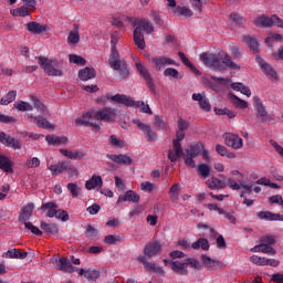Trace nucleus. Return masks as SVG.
<instances>
[{
	"instance_id": "f257e3e1",
	"label": "nucleus",
	"mask_w": 283,
	"mask_h": 283,
	"mask_svg": "<svg viewBox=\"0 0 283 283\" xmlns=\"http://www.w3.org/2000/svg\"><path fill=\"white\" fill-rule=\"evenodd\" d=\"M200 61H202L207 67H211L216 72H224L227 67L230 70H240V65L231 60V55L227 54L224 51H219L218 53H201Z\"/></svg>"
},
{
	"instance_id": "f03ea898",
	"label": "nucleus",
	"mask_w": 283,
	"mask_h": 283,
	"mask_svg": "<svg viewBox=\"0 0 283 283\" xmlns=\"http://www.w3.org/2000/svg\"><path fill=\"white\" fill-rule=\"evenodd\" d=\"M134 30V43L139 50H145V34H151L154 32V25L147 19H137L133 22Z\"/></svg>"
},
{
	"instance_id": "7ed1b4c3",
	"label": "nucleus",
	"mask_w": 283,
	"mask_h": 283,
	"mask_svg": "<svg viewBox=\"0 0 283 283\" xmlns=\"http://www.w3.org/2000/svg\"><path fill=\"white\" fill-rule=\"evenodd\" d=\"M38 63L42 67L46 76H62L63 75V61L56 59L52 60L46 56H38Z\"/></svg>"
},
{
	"instance_id": "20e7f679",
	"label": "nucleus",
	"mask_w": 283,
	"mask_h": 283,
	"mask_svg": "<svg viewBox=\"0 0 283 283\" xmlns=\"http://www.w3.org/2000/svg\"><path fill=\"white\" fill-rule=\"evenodd\" d=\"M32 213H34V205L30 202L21 208L18 221L21 222V224H24L28 231H31V233H34V235L41 237L43 235V231L29 221L32 218Z\"/></svg>"
},
{
	"instance_id": "39448f33",
	"label": "nucleus",
	"mask_w": 283,
	"mask_h": 283,
	"mask_svg": "<svg viewBox=\"0 0 283 283\" xmlns=\"http://www.w3.org/2000/svg\"><path fill=\"white\" fill-rule=\"evenodd\" d=\"M108 64L112 70L118 72L119 81H127L129 78V67L127 66V62L125 60H120V53H113L109 55Z\"/></svg>"
},
{
	"instance_id": "423d86ee",
	"label": "nucleus",
	"mask_w": 283,
	"mask_h": 283,
	"mask_svg": "<svg viewBox=\"0 0 283 283\" xmlns=\"http://www.w3.org/2000/svg\"><path fill=\"white\" fill-rule=\"evenodd\" d=\"M111 98L112 101H114L115 103H118L119 105H126V107H140V112L143 114H150V115L154 114V112L148 106V104H145V102H140V101L136 102L127 95L116 94V95H113V97Z\"/></svg>"
},
{
	"instance_id": "0eeeda50",
	"label": "nucleus",
	"mask_w": 283,
	"mask_h": 283,
	"mask_svg": "<svg viewBox=\"0 0 283 283\" xmlns=\"http://www.w3.org/2000/svg\"><path fill=\"white\" fill-rule=\"evenodd\" d=\"M82 118H88V120L95 118V120H102L104 123H114V118H116V109L113 107H104L96 113H85L82 115Z\"/></svg>"
},
{
	"instance_id": "6e6552de",
	"label": "nucleus",
	"mask_w": 283,
	"mask_h": 283,
	"mask_svg": "<svg viewBox=\"0 0 283 283\" xmlns=\"http://www.w3.org/2000/svg\"><path fill=\"white\" fill-rule=\"evenodd\" d=\"M253 107L256 112V118H260L261 123H271V120H273V117H271L260 97H253Z\"/></svg>"
},
{
	"instance_id": "1a4fd4ad",
	"label": "nucleus",
	"mask_w": 283,
	"mask_h": 283,
	"mask_svg": "<svg viewBox=\"0 0 283 283\" xmlns=\"http://www.w3.org/2000/svg\"><path fill=\"white\" fill-rule=\"evenodd\" d=\"M51 262L57 271H62V273H74V265L67 258H60L59 254L53 255Z\"/></svg>"
},
{
	"instance_id": "9d476101",
	"label": "nucleus",
	"mask_w": 283,
	"mask_h": 283,
	"mask_svg": "<svg viewBox=\"0 0 283 283\" xmlns=\"http://www.w3.org/2000/svg\"><path fill=\"white\" fill-rule=\"evenodd\" d=\"M151 63L156 72H160L161 70H165L167 65H176V67H180V63L175 62V60H172L171 57H167L165 55L153 56Z\"/></svg>"
},
{
	"instance_id": "9b49d317",
	"label": "nucleus",
	"mask_w": 283,
	"mask_h": 283,
	"mask_svg": "<svg viewBox=\"0 0 283 283\" xmlns=\"http://www.w3.org/2000/svg\"><path fill=\"white\" fill-rule=\"evenodd\" d=\"M136 70L145 78L146 84L148 85V88L153 94H156V84H154V78H151V74H149V71L147 67H145V64L143 62H136Z\"/></svg>"
},
{
	"instance_id": "f8f14e48",
	"label": "nucleus",
	"mask_w": 283,
	"mask_h": 283,
	"mask_svg": "<svg viewBox=\"0 0 283 283\" xmlns=\"http://www.w3.org/2000/svg\"><path fill=\"white\" fill-rule=\"evenodd\" d=\"M132 123H134V125H137L138 129H140L148 143H154L156 140H158V135L156 134V132H154V129H151V126L140 122L139 119H133Z\"/></svg>"
},
{
	"instance_id": "ddd939ff",
	"label": "nucleus",
	"mask_w": 283,
	"mask_h": 283,
	"mask_svg": "<svg viewBox=\"0 0 283 283\" xmlns=\"http://www.w3.org/2000/svg\"><path fill=\"white\" fill-rule=\"evenodd\" d=\"M256 63L260 65L262 72L268 76L271 81H277V72L271 64L266 63L262 56L256 55Z\"/></svg>"
},
{
	"instance_id": "4468645a",
	"label": "nucleus",
	"mask_w": 283,
	"mask_h": 283,
	"mask_svg": "<svg viewBox=\"0 0 283 283\" xmlns=\"http://www.w3.org/2000/svg\"><path fill=\"white\" fill-rule=\"evenodd\" d=\"M223 138L228 147H232V149H242L243 140L239 135L226 133Z\"/></svg>"
},
{
	"instance_id": "2eb2a0df",
	"label": "nucleus",
	"mask_w": 283,
	"mask_h": 283,
	"mask_svg": "<svg viewBox=\"0 0 283 283\" xmlns=\"http://www.w3.org/2000/svg\"><path fill=\"white\" fill-rule=\"evenodd\" d=\"M161 251L163 244H160V241H153L145 245L144 255H146V258H156Z\"/></svg>"
},
{
	"instance_id": "dca6fc26",
	"label": "nucleus",
	"mask_w": 283,
	"mask_h": 283,
	"mask_svg": "<svg viewBox=\"0 0 283 283\" xmlns=\"http://www.w3.org/2000/svg\"><path fill=\"white\" fill-rule=\"evenodd\" d=\"M182 156H185L182 144L172 140V149L168 150V160H170V163H176L178 158H182Z\"/></svg>"
},
{
	"instance_id": "f3484780",
	"label": "nucleus",
	"mask_w": 283,
	"mask_h": 283,
	"mask_svg": "<svg viewBox=\"0 0 283 283\" xmlns=\"http://www.w3.org/2000/svg\"><path fill=\"white\" fill-rule=\"evenodd\" d=\"M0 143L6 145V147H11V149H21V140L6 134L4 132L0 133Z\"/></svg>"
},
{
	"instance_id": "a211bd4d",
	"label": "nucleus",
	"mask_w": 283,
	"mask_h": 283,
	"mask_svg": "<svg viewBox=\"0 0 283 283\" xmlns=\"http://www.w3.org/2000/svg\"><path fill=\"white\" fill-rule=\"evenodd\" d=\"M25 28L30 34H43L50 31V27L48 24H41L36 21H30L25 24Z\"/></svg>"
},
{
	"instance_id": "6ab92c4d",
	"label": "nucleus",
	"mask_w": 283,
	"mask_h": 283,
	"mask_svg": "<svg viewBox=\"0 0 283 283\" xmlns=\"http://www.w3.org/2000/svg\"><path fill=\"white\" fill-rule=\"evenodd\" d=\"M137 262L144 264V268L150 272L158 273L159 275H165V270H163V268H160L156 263L147 261V256L145 255L137 256Z\"/></svg>"
},
{
	"instance_id": "aec40b11",
	"label": "nucleus",
	"mask_w": 283,
	"mask_h": 283,
	"mask_svg": "<svg viewBox=\"0 0 283 283\" xmlns=\"http://www.w3.org/2000/svg\"><path fill=\"white\" fill-rule=\"evenodd\" d=\"M242 41L248 45L250 52H253V54L260 53V42L255 35H242Z\"/></svg>"
},
{
	"instance_id": "412c9836",
	"label": "nucleus",
	"mask_w": 283,
	"mask_h": 283,
	"mask_svg": "<svg viewBox=\"0 0 283 283\" xmlns=\"http://www.w3.org/2000/svg\"><path fill=\"white\" fill-rule=\"evenodd\" d=\"M253 23L256 28H272V25H275V14L271 18L266 15L256 17L254 18Z\"/></svg>"
},
{
	"instance_id": "4be33fe9",
	"label": "nucleus",
	"mask_w": 283,
	"mask_h": 283,
	"mask_svg": "<svg viewBox=\"0 0 283 283\" xmlns=\"http://www.w3.org/2000/svg\"><path fill=\"white\" fill-rule=\"evenodd\" d=\"M201 262L203 266H206L207 271H216V269H220L223 264L222 261L211 259V256L207 254H201Z\"/></svg>"
},
{
	"instance_id": "5701e85b",
	"label": "nucleus",
	"mask_w": 283,
	"mask_h": 283,
	"mask_svg": "<svg viewBox=\"0 0 283 283\" xmlns=\"http://www.w3.org/2000/svg\"><path fill=\"white\" fill-rule=\"evenodd\" d=\"M2 258H9L10 260H25L28 258V252L22 249H11L2 254Z\"/></svg>"
},
{
	"instance_id": "b1692460",
	"label": "nucleus",
	"mask_w": 283,
	"mask_h": 283,
	"mask_svg": "<svg viewBox=\"0 0 283 283\" xmlns=\"http://www.w3.org/2000/svg\"><path fill=\"white\" fill-rule=\"evenodd\" d=\"M188 268H189V263H187V261L180 262L176 260L172 263L171 271H174V273H176L177 275L187 276L189 275V270H187Z\"/></svg>"
},
{
	"instance_id": "393cba45",
	"label": "nucleus",
	"mask_w": 283,
	"mask_h": 283,
	"mask_svg": "<svg viewBox=\"0 0 283 283\" xmlns=\"http://www.w3.org/2000/svg\"><path fill=\"white\" fill-rule=\"evenodd\" d=\"M119 202H134L138 205L140 202V195L136 193L134 190H127L124 196H120L117 200Z\"/></svg>"
},
{
	"instance_id": "a878e982",
	"label": "nucleus",
	"mask_w": 283,
	"mask_h": 283,
	"mask_svg": "<svg viewBox=\"0 0 283 283\" xmlns=\"http://www.w3.org/2000/svg\"><path fill=\"white\" fill-rule=\"evenodd\" d=\"M107 158H109V160H113V163H116L117 165H134V159H132V157L127 155H107Z\"/></svg>"
},
{
	"instance_id": "bb28decb",
	"label": "nucleus",
	"mask_w": 283,
	"mask_h": 283,
	"mask_svg": "<svg viewBox=\"0 0 283 283\" xmlns=\"http://www.w3.org/2000/svg\"><path fill=\"white\" fill-rule=\"evenodd\" d=\"M60 154L65 156V158H69V160H82V158H85V153L81 150H67L65 148H61Z\"/></svg>"
},
{
	"instance_id": "cd10ccee",
	"label": "nucleus",
	"mask_w": 283,
	"mask_h": 283,
	"mask_svg": "<svg viewBox=\"0 0 283 283\" xmlns=\"http://www.w3.org/2000/svg\"><path fill=\"white\" fill-rule=\"evenodd\" d=\"M49 169L50 171H52L53 176H59L61 174H64V171H67V169H70V161H62L55 165H51Z\"/></svg>"
},
{
	"instance_id": "c85d7f7f",
	"label": "nucleus",
	"mask_w": 283,
	"mask_h": 283,
	"mask_svg": "<svg viewBox=\"0 0 283 283\" xmlns=\"http://www.w3.org/2000/svg\"><path fill=\"white\" fill-rule=\"evenodd\" d=\"M208 187L209 189L220 191V189H227V181L223 178L212 177L208 180Z\"/></svg>"
},
{
	"instance_id": "c756f323",
	"label": "nucleus",
	"mask_w": 283,
	"mask_h": 283,
	"mask_svg": "<svg viewBox=\"0 0 283 283\" xmlns=\"http://www.w3.org/2000/svg\"><path fill=\"white\" fill-rule=\"evenodd\" d=\"M96 187H99V189L103 187V177L93 175L92 178L85 182V189L92 191V189H96Z\"/></svg>"
},
{
	"instance_id": "7c9ffc66",
	"label": "nucleus",
	"mask_w": 283,
	"mask_h": 283,
	"mask_svg": "<svg viewBox=\"0 0 283 283\" xmlns=\"http://www.w3.org/2000/svg\"><path fill=\"white\" fill-rule=\"evenodd\" d=\"M251 251L253 253H266L268 255H275V253H277V251H275L273 247L266 243H260L259 245L252 248Z\"/></svg>"
},
{
	"instance_id": "2f4dec72",
	"label": "nucleus",
	"mask_w": 283,
	"mask_h": 283,
	"mask_svg": "<svg viewBox=\"0 0 283 283\" xmlns=\"http://www.w3.org/2000/svg\"><path fill=\"white\" fill-rule=\"evenodd\" d=\"M78 78L81 81H91V78H96V70L94 67H85L78 71Z\"/></svg>"
},
{
	"instance_id": "473e14b6",
	"label": "nucleus",
	"mask_w": 283,
	"mask_h": 283,
	"mask_svg": "<svg viewBox=\"0 0 283 283\" xmlns=\"http://www.w3.org/2000/svg\"><path fill=\"white\" fill-rule=\"evenodd\" d=\"M258 217L261 220H270V221H281L283 222V216L280 213H273L271 211H260L258 212Z\"/></svg>"
},
{
	"instance_id": "72a5a7b5",
	"label": "nucleus",
	"mask_w": 283,
	"mask_h": 283,
	"mask_svg": "<svg viewBox=\"0 0 283 283\" xmlns=\"http://www.w3.org/2000/svg\"><path fill=\"white\" fill-rule=\"evenodd\" d=\"M0 169L6 171V174H14V169L12 168V160L6 155H0Z\"/></svg>"
},
{
	"instance_id": "f704fd0d",
	"label": "nucleus",
	"mask_w": 283,
	"mask_h": 283,
	"mask_svg": "<svg viewBox=\"0 0 283 283\" xmlns=\"http://www.w3.org/2000/svg\"><path fill=\"white\" fill-rule=\"evenodd\" d=\"M171 12L175 17H186L187 19L193 17V11L187 7L177 6L175 9H171Z\"/></svg>"
},
{
	"instance_id": "c9c22d12",
	"label": "nucleus",
	"mask_w": 283,
	"mask_h": 283,
	"mask_svg": "<svg viewBox=\"0 0 283 283\" xmlns=\"http://www.w3.org/2000/svg\"><path fill=\"white\" fill-rule=\"evenodd\" d=\"M40 229L49 235H56L59 233V226L56 223H48L45 221H41Z\"/></svg>"
},
{
	"instance_id": "e433bc0d",
	"label": "nucleus",
	"mask_w": 283,
	"mask_h": 283,
	"mask_svg": "<svg viewBox=\"0 0 283 283\" xmlns=\"http://www.w3.org/2000/svg\"><path fill=\"white\" fill-rule=\"evenodd\" d=\"M45 140L49 145H54L59 147L60 145H65V143H67V137L65 136L59 137L56 135H46Z\"/></svg>"
},
{
	"instance_id": "4c0bfd02",
	"label": "nucleus",
	"mask_w": 283,
	"mask_h": 283,
	"mask_svg": "<svg viewBox=\"0 0 283 283\" xmlns=\"http://www.w3.org/2000/svg\"><path fill=\"white\" fill-rule=\"evenodd\" d=\"M191 247L192 249H195V251H198V249H202V251H209L211 244H209V240H207L206 238H200L195 241Z\"/></svg>"
},
{
	"instance_id": "58836bf2",
	"label": "nucleus",
	"mask_w": 283,
	"mask_h": 283,
	"mask_svg": "<svg viewBox=\"0 0 283 283\" xmlns=\"http://www.w3.org/2000/svg\"><path fill=\"white\" fill-rule=\"evenodd\" d=\"M202 149H205V145L202 143H197L195 145H191L190 149H186V154L188 156H195V158H197V156H200V154H202Z\"/></svg>"
},
{
	"instance_id": "ea45409f",
	"label": "nucleus",
	"mask_w": 283,
	"mask_h": 283,
	"mask_svg": "<svg viewBox=\"0 0 283 283\" xmlns=\"http://www.w3.org/2000/svg\"><path fill=\"white\" fill-rule=\"evenodd\" d=\"M75 125H77V127H81V125H84V127H93V130H94V129H101L102 124L90 122V118H83V119L77 118L75 120Z\"/></svg>"
},
{
	"instance_id": "a19ab883",
	"label": "nucleus",
	"mask_w": 283,
	"mask_h": 283,
	"mask_svg": "<svg viewBox=\"0 0 283 283\" xmlns=\"http://www.w3.org/2000/svg\"><path fill=\"white\" fill-rule=\"evenodd\" d=\"M73 30L71 31L67 36V43H71L72 45H76L78 41H81V35L78 34V25L74 24Z\"/></svg>"
},
{
	"instance_id": "79ce46f5",
	"label": "nucleus",
	"mask_w": 283,
	"mask_h": 283,
	"mask_svg": "<svg viewBox=\"0 0 283 283\" xmlns=\"http://www.w3.org/2000/svg\"><path fill=\"white\" fill-rule=\"evenodd\" d=\"M197 174L200 178L207 179L211 175V167L207 164H200L197 168Z\"/></svg>"
},
{
	"instance_id": "37998d69",
	"label": "nucleus",
	"mask_w": 283,
	"mask_h": 283,
	"mask_svg": "<svg viewBox=\"0 0 283 283\" xmlns=\"http://www.w3.org/2000/svg\"><path fill=\"white\" fill-rule=\"evenodd\" d=\"M229 19L233 25H238L239 28L247 23V20L242 15H240V13H231L229 15Z\"/></svg>"
},
{
	"instance_id": "c03bdc74",
	"label": "nucleus",
	"mask_w": 283,
	"mask_h": 283,
	"mask_svg": "<svg viewBox=\"0 0 283 283\" xmlns=\"http://www.w3.org/2000/svg\"><path fill=\"white\" fill-rule=\"evenodd\" d=\"M14 101H17V91H10L0 99V105H10V103H14Z\"/></svg>"
},
{
	"instance_id": "a18cd8bd",
	"label": "nucleus",
	"mask_w": 283,
	"mask_h": 283,
	"mask_svg": "<svg viewBox=\"0 0 283 283\" xmlns=\"http://www.w3.org/2000/svg\"><path fill=\"white\" fill-rule=\"evenodd\" d=\"M216 151H217V154H219V156H223L226 158H235V154L229 153L227 147H224V146H222L220 144L216 145Z\"/></svg>"
},
{
	"instance_id": "49530a36",
	"label": "nucleus",
	"mask_w": 283,
	"mask_h": 283,
	"mask_svg": "<svg viewBox=\"0 0 283 283\" xmlns=\"http://www.w3.org/2000/svg\"><path fill=\"white\" fill-rule=\"evenodd\" d=\"M154 125L159 129H167V127H169V123H167V119L164 116H159V115L155 116Z\"/></svg>"
},
{
	"instance_id": "de8ad7c7",
	"label": "nucleus",
	"mask_w": 283,
	"mask_h": 283,
	"mask_svg": "<svg viewBox=\"0 0 283 283\" xmlns=\"http://www.w3.org/2000/svg\"><path fill=\"white\" fill-rule=\"evenodd\" d=\"M35 124L36 127L42 129H54V125L46 120L45 117L35 118Z\"/></svg>"
},
{
	"instance_id": "09e8293b",
	"label": "nucleus",
	"mask_w": 283,
	"mask_h": 283,
	"mask_svg": "<svg viewBox=\"0 0 283 283\" xmlns=\"http://www.w3.org/2000/svg\"><path fill=\"white\" fill-rule=\"evenodd\" d=\"M232 105L239 107V109H247V107H249V103L237 95H232Z\"/></svg>"
},
{
	"instance_id": "8fccbe9b",
	"label": "nucleus",
	"mask_w": 283,
	"mask_h": 283,
	"mask_svg": "<svg viewBox=\"0 0 283 283\" xmlns=\"http://www.w3.org/2000/svg\"><path fill=\"white\" fill-rule=\"evenodd\" d=\"M15 109L19 112H32L33 107L28 102L19 101L14 104Z\"/></svg>"
},
{
	"instance_id": "3c124183",
	"label": "nucleus",
	"mask_w": 283,
	"mask_h": 283,
	"mask_svg": "<svg viewBox=\"0 0 283 283\" xmlns=\"http://www.w3.org/2000/svg\"><path fill=\"white\" fill-rule=\"evenodd\" d=\"M31 101L33 102V107H35V109H39L40 112H48V106H45L40 98L31 95Z\"/></svg>"
},
{
	"instance_id": "603ef678",
	"label": "nucleus",
	"mask_w": 283,
	"mask_h": 283,
	"mask_svg": "<svg viewBox=\"0 0 283 283\" xmlns=\"http://www.w3.org/2000/svg\"><path fill=\"white\" fill-rule=\"evenodd\" d=\"M219 177L226 180V187H230V189H233L234 191L240 190V186L232 178H227L224 175H219Z\"/></svg>"
},
{
	"instance_id": "864d4df0",
	"label": "nucleus",
	"mask_w": 283,
	"mask_h": 283,
	"mask_svg": "<svg viewBox=\"0 0 283 283\" xmlns=\"http://www.w3.org/2000/svg\"><path fill=\"white\" fill-rule=\"evenodd\" d=\"M180 196V184H175L170 187L169 198L172 200H178Z\"/></svg>"
},
{
	"instance_id": "5fc2aeb1",
	"label": "nucleus",
	"mask_w": 283,
	"mask_h": 283,
	"mask_svg": "<svg viewBox=\"0 0 283 283\" xmlns=\"http://www.w3.org/2000/svg\"><path fill=\"white\" fill-rule=\"evenodd\" d=\"M186 264H188V266H191V269H196V271H202V263H200L198 259L187 258Z\"/></svg>"
},
{
	"instance_id": "6e6d98bb",
	"label": "nucleus",
	"mask_w": 283,
	"mask_h": 283,
	"mask_svg": "<svg viewBox=\"0 0 283 283\" xmlns=\"http://www.w3.org/2000/svg\"><path fill=\"white\" fill-rule=\"evenodd\" d=\"M84 277L86 280H92L93 282L98 280V277H101V272L96 271V270H86L84 273Z\"/></svg>"
},
{
	"instance_id": "4d7b16f0",
	"label": "nucleus",
	"mask_w": 283,
	"mask_h": 283,
	"mask_svg": "<svg viewBox=\"0 0 283 283\" xmlns=\"http://www.w3.org/2000/svg\"><path fill=\"white\" fill-rule=\"evenodd\" d=\"M66 188L69 189L73 198H78V191H81V188H78V185L74 182H70L67 184Z\"/></svg>"
},
{
	"instance_id": "13d9d810",
	"label": "nucleus",
	"mask_w": 283,
	"mask_h": 283,
	"mask_svg": "<svg viewBox=\"0 0 283 283\" xmlns=\"http://www.w3.org/2000/svg\"><path fill=\"white\" fill-rule=\"evenodd\" d=\"M105 244H120V237L108 234L104 238Z\"/></svg>"
},
{
	"instance_id": "bf43d9fd",
	"label": "nucleus",
	"mask_w": 283,
	"mask_h": 283,
	"mask_svg": "<svg viewBox=\"0 0 283 283\" xmlns=\"http://www.w3.org/2000/svg\"><path fill=\"white\" fill-rule=\"evenodd\" d=\"M70 62L75 63V65H85L87 63V61L84 57L76 54L70 55Z\"/></svg>"
},
{
	"instance_id": "052dcab7",
	"label": "nucleus",
	"mask_w": 283,
	"mask_h": 283,
	"mask_svg": "<svg viewBox=\"0 0 283 283\" xmlns=\"http://www.w3.org/2000/svg\"><path fill=\"white\" fill-rule=\"evenodd\" d=\"M85 229H86V235L88 238H98V230L94 228V226L88 223L86 224Z\"/></svg>"
},
{
	"instance_id": "680f3d73",
	"label": "nucleus",
	"mask_w": 283,
	"mask_h": 283,
	"mask_svg": "<svg viewBox=\"0 0 283 283\" xmlns=\"http://www.w3.org/2000/svg\"><path fill=\"white\" fill-rule=\"evenodd\" d=\"M140 189L142 191H146V193H151V191L156 189V185L149 181H144L140 184Z\"/></svg>"
},
{
	"instance_id": "e2e57ef3",
	"label": "nucleus",
	"mask_w": 283,
	"mask_h": 283,
	"mask_svg": "<svg viewBox=\"0 0 283 283\" xmlns=\"http://www.w3.org/2000/svg\"><path fill=\"white\" fill-rule=\"evenodd\" d=\"M109 143L111 145H113V147H118L119 149H123V147H125V143L118 139L115 135L109 136Z\"/></svg>"
},
{
	"instance_id": "0e129e2a",
	"label": "nucleus",
	"mask_w": 283,
	"mask_h": 283,
	"mask_svg": "<svg viewBox=\"0 0 283 283\" xmlns=\"http://www.w3.org/2000/svg\"><path fill=\"white\" fill-rule=\"evenodd\" d=\"M164 76H171L172 78H180V73L174 67H168L164 71Z\"/></svg>"
},
{
	"instance_id": "69168bd1",
	"label": "nucleus",
	"mask_w": 283,
	"mask_h": 283,
	"mask_svg": "<svg viewBox=\"0 0 283 283\" xmlns=\"http://www.w3.org/2000/svg\"><path fill=\"white\" fill-rule=\"evenodd\" d=\"M0 123H4L6 125H12L13 123H17V118L0 113Z\"/></svg>"
},
{
	"instance_id": "338daca9",
	"label": "nucleus",
	"mask_w": 283,
	"mask_h": 283,
	"mask_svg": "<svg viewBox=\"0 0 283 283\" xmlns=\"http://www.w3.org/2000/svg\"><path fill=\"white\" fill-rule=\"evenodd\" d=\"M193 158L196 157L192 155H184L185 165H187V167H190L191 169L196 168V161L193 160Z\"/></svg>"
},
{
	"instance_id": "774afa93",
	"label": "nucleus",
	"mask_w": 283,
	"mask_h": 283,
	"mask_svg": "<svg viewBox=\"0 0 283 283\" xmlns=\"http://www.w3.org/2000/svg\"><path fill=\"white\" fill-rule=\"evenodd\" d=\"M25 165L29 169H34L35 167H39L41 165V160L36 157H33L31 159H28Z\"/></svg>"
}]
</instances>
